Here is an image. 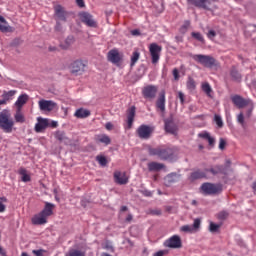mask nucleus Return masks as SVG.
Returning <instances> with one entry per match:
<instances>
[{
  "instance_id": "58836bf2",
  "label": "nucleus",
  "mask_w": 256,
  "mask_h": 256,
  "mask_svg": "<svg viewBox=\"0 0 256 256\" xmlns=\"http://www.w3.org/2000/svg\"><path fill=\"white\" fill-rule=\"evenodd\" d=\"M191 37H193V39H196V41H199L200 43H205V38L200 32H192Z\"/></svg>"
},
{
  "instance_id": "7c9ffc66",
  "label": "nucleus",
  "mask_w": 256,
  "mask_h": 256,
  "mask_svg": "<svg viewBox=\"0 0 256 256\" xmlns=\"http://www.w3.org/2000/svg\"><path fill=\"white\" fill-rule=\"evenodd\" d=\"M75 43V37L73 36H68L65 41L63 43H61L60 47H62V49H69L72 47V45Z\"/></svg>"
},
{
  "instance_id": "6ab92c4d",
  "label": "nucleus",
  "mask_w": 256,
  "mask_h": 256,
  "mask_svg": "<svg viewBox=\"0 0 256 256\" xmlns=\"http://www.w3.org/2000/svg\"><path fill=\"white\" fill-rule=\"evenodd\" d=\"M165 90L159 93L158 99L156 100V108L163 113L165 111Z\"/></svg>"
},
{
  "instance_id": "79ce46f5",
  "label": "nucleus",
  "mask_w": 256,
  "mask_h": 256,
  "mask_svg": "<svg viewBox=\"0 0 256 256\" xmlns=\"http://www.w3.org/2000/svg\"><path fill=\"white\" fill-rule=\"evenodd\" d=\"M219 229H221V224H215L213 222H210V225H209L210 233H217Z\"/></svg>"
},
{
  "instance_id": "f03ea898",
  "label": "nucleus",
  "mask_w": 256,
  "mask_h": 256,
  "mask_svg": "<svg viewBox=\"0 0 256 256\" xmlns=\"http://www.w3.org/2000/svg\"><path fill=\"white\" fill-rule=\"evenodd\" d=\"M13 127H15V121L11 118V112L9 110H2L0 112V129L4 133H13Z\"/></svg>"
},
{
  "instance_id": "09e8293b",
  "label": "nucleus",
  "mask_w": 256,
  "mask_h": 256,
  "mask_svg": "<svg viewBox=\"0 0 256 256\" xmlns=\"http://www.w3.org/2000/svg\"><path fill=\"white\" fill-rule=\"evenodd\" d=\"M229 217V213L227 211H222L220 213H218L217 218L220 221H225V219H227Z\"/></svg>"
},
{
  "instance_id": "a211bd4d",
  "label": "nucleus",
  "mask_w": 256,
  "mask_h": 256,
  "mask_svg": "<svg viewBox=\"0 0 256 256\" xmlns=\"http://www.w3.org/2000/svg\"><path fill=\"white\" fill-rule=\"evenodd\" d=\"M164 123H165V131L167 133H170L171 135H175V133H177V125L175 124V122H173L172 118H168L164 120Z\"/></svg>"
},
{
  "instance_id": "f257e3e1",
  "label": "nucleus",
  "mask_w": 256,
  "mask_h": 256,
  "mask_svg": "<svg viewBox=\"0 0 256 256\" xmlns=\"http://www.w3.org/2000/svg\"><path fill=\"white\" fill-rule=\"evenodd\" d=\"M149 155L157 157V158L161 159V161H168V159H173V157L175 155V149L165 147V146L150 148Z\"/></svg>"
},
{
  "instance_id": "37998d69",
  "label": "nucleus",
  "mask_w": 256,
  "mask_h": 256,
  "mask_svg": "<svg viewBox=\"0 0 256 256\" xmlns=\"http://www.w3.org/2000/svg\"><path fill=\"white\" fill-rule=\"evenodd\" d=\"M96 161H98L101 167L107 166V158L105 156H101V155L96 156Z\"/></svg>"
},
{
  "instance_id": "0eeeda50",
  "label": "nucleus",
  "mask_w": 256,
  "mask_h": 256,
  "mask_svg": "<svg viewBox=\"0 0 256 256\" xmlns=\"http://www.w3.org/2000/svg\"><path fill=\"white\" fill-rule=\"evenodd\" d=\"M161 51H163V47L159 46L157 43L150 44L149 52L151 55L153 65H157V63H159V59L161 57Z\"/></svg>"
},
{
  "instance_id": "680f3d73",
  "label": "nucleus",
  "mask_w": 256,
  "mask_h": 256,
  "mask_svg": "<svg viewBox=\"0 0 256 256\" xmlns=\"http://www.w3.org/2000/svg\"><path fill=\"white\" fill-rule=\"evenodd\" d=\"M225 145H227V143L223 140V138H221L219 142V149L223 151V149H225Z\"/></svg>"
},
{
  "instance_id": "49530a36",
  "label": "nucleus",
  "mask_w": 256,
  "mask_h": 256,
  "mask_svg": "<svg viewBox=\"0 0 256 256\" xmlns=\"http://www.w3.org/2000/svg\"><path fill=\"white\" fill-rule=\"evenodd\" d=\"M180 231H183V233H193V226L191 225H184L180 228Z\"/></svg>"
},
{
  "instance_id": "6e6552de",
  "label": "nucleus",
  "mask_w": 256,
  "mask_h": 256,
  "mask_svg": "<svg viewBox=\"0 0 256 256\" xmlns=\"http://www.w3.org/2000/svg\"><path fill=\"white\" fill-rule=\"evenodd\" d=\"M164 247L169 249H181L183 247V242L181 241V236L173 235L164 242Z\"/></svg>"
},
{
  "instance_id": "e2e57ef3",
  "label": "nucleus",
  "mask_w": 256,
  "mask_h": 256,
  "mask_svg": "<svg viewBox=\"0 0 256 256\" xmlns=\"http://www.w3.org/2000/svg\"><path fill=\"white\" fill-rule=\"evenodd\" d=\"M208 143H209L210 147H213L215 145V138L210 136L208 138Z\"/></svg>"
},
{
  "instance_id": "6e6d98bb",
  "label": "nucleus",
  "mask_w": 256,
  "mask_h": 256,
  "mask_svg": "<svg viewBox=\"0 0 256 256\" xmlns=\"http://www.w3.org/2000/svg\"><path fill=\"white\" fill-rule=\"evenodd\" d=\"M32 253L35 256H43V253H45V250L44 249L33 250Z\"/></svg>"
},
{
  "instance_id": "9d476101",
  "label": "nucleus",
  "mask_w": 256,
  "mask_h": 256,
  "mask_svg": "<svg viewBox=\"0 0 256 256\" xmlns=\"http://www.w3.org/2000/svg\"><path fill=\"white\" fill-rule=\"evenodd\" d=\"M78 17L84 25H87V27H97V22L89 12H80Z\"/></svg>"
},
{
  "instance_id": "f3484780",
  "label": "nucleus",
  "mask_w": 256,
  "mask_h": 256,
  "mask_svg": "<svg viewBox=\"0 0 256 256\" xmlns=\"http://www.w3.org/2000/svg\"><path fill=\"white\" fill-rule=\"evenodd\" d=\"M114 181L118 185H127L129 183V178L125 172L116 171L114 172Z\"/></svg>"
},
{
  "instance_id": "338daca9",
  "label": "nucleus",
  "mask_w": 256,
  "mask_h": 256,
  "mask_svg": "<svg viewBox=\"0 0 256 256\" xmlns=\"http://www.w3.org/2000/svg\"><path fill=\"white\" fill-rule=\"evenodd\" d=\"M131 34L134 36L141 35V32L138 29L132 30Z\"/></svg>"
},
{
  "instance_id": "69168bd1",
  "label": "nucleus",
  "mask_w": 256,
  "mask_h": 256,
  "mask_svg": "<svg viewBox=\"0 0 256 256\" xmlns=\"http://www.w3.org/2000/svg\"><path fill=\"white\" fill-rule=\"evenodd\" d=\"M105 128L107 129V131H111V129H113V124L111 122L106 123Z\"/></svg>"
},
{
  "instance_id": "3c124183",
  "label": "nucleus",
  "mask_w": 256,
  "mask_h": 256,
  "mask_svg": "<svg viewBox=\"0 0 256 256\" xmlns=\"http://www.w3.org/2000/svg\"><path fill=\"white\" fill-rule=\"evenodd\" d=\"M172 75L174 77V81H179L180 79V75H179V69L177 68H174L173 71H172Z\"/></svg>"
},
{
  "instance_id": "bf43d9fd",
  "label": "nucleus",
  "mask_w": 256,
  "mask_h": 256,
  "mask_svg": "<svg viewBox=\"0 0 256 256\" xmlns=\"http://www.w3.org/2000/svg\"><path fill=\"white\" fill-rule=\"evenodd\" d=\"M178 99H180L181 104L185 103V94L183 92H178Z\"/></svg>"
},
{
  "instance_id": "f704fd0d",
  "label": "nucleus",
  "mask_w": 256,
  "mask_h": 256,
  "mask_svg": "<svg viewBox=\"0 0 256 256\" xmlns=\"http://www.w3.org/2000/svg\"><path fill=\"white\" fill-rule=\"evenodd\" d=\"M14 119L16 123H25V115L21 110H18V109L16 110Z\"/></svg>"
},
{
  "instance_id": "8fccbe9b",
  "label": "nucleus",
  "mask_w": 256,
  "mask_h": 256,
  "mask_svg": "<svg viewBox=\"0 0 256 256\" xmlns=\"http://www.w3.org/2000/svg\"><path fill=\"white\" fill-rule=\"evenodd\" d=\"M214 121H215L216 125H218V127H220V128L223 127V119L221 118V116L215 115Z\"/></svg>"
},
{
  "instance_id": "ea45409f",
  "label": "nucleus",
  "mask_w": 256,
  "mask_h": 256,
  "mask_svg": "<svg viewBox=\"0 0 256 256\" xmlns=\"http://www.w3.org/2000/svg\"><path fill=\"white\" fill-rule=\"evenodd\" d=\"M230 75L232 79H234V81H241V74L239 73V71H237V69L232 68Z\"/></svg>"
},
{
  "instance_id": "a878e982",
  "label": "nucleus",
  "mask_w": 256,
  "mask_h": 256,
  "mask_svg": "<svg viewBox=\"0 0 256 256\" xmlns=\"http://www.w3.org/2000/svg\"><path fill=\"white\" fill-rule=\"evenodd\" d=\"M29 101V96L27 94H22L18 97L17 101L15 102V106L18 110L23 109V105Z\"/></svg>"
},
{
  "instance_id": "4d7b16f0",
  "label": "nucleus",
  "mask_w": 256,
  "mask_h": 256,
  "mask_svg": "<svg viewBox=\"0 0 256 256\" xmlns=\"http://www.w3.org/2000/svg\"><path fill=\"white\" fill-rule=\"evenodd\" d=\"M217 33L214 30H209L207 37L208 39H214L216 37Z\"/></svg>"
},
{
  "instance_id": "774afa93",
  "label": "nucleus",
  "mask_w": 256,
  "mask_h": 256,
  "mask_svg": "<svg viewBox=\"0 0 256 256\" xmlns=\"http://www.w3.org/2000/svg\"><path fill=\"white\" fill-rule=\"evenodd\" d=\"M56 31H61V22H57L55 26Z\"/></svg>"
},
{
  "instance_id": "ddd939ff",
  "label": "nucleus",
  "mask_w": 256,
  "mask_h": 256,
  "mask_svg": "<svg viewBox=\"0 0 256 256\" xmlns=\"http://www.w3.org/2000/svg\"><path fill=\"white\" fill-rule=\"evenodd\" d=\"M38 105L41 111H54L57 108V103L52 100H40Z\"/></svg>"
},
{
  "instance_id": "aec40b11",
  "label": "nucleus",
  "mask_w": 256,
  "mask_h": 256,
  "mask_svg": "<svg viewBox=\"0 0 256 256\" xmlns=\"http://www.w3.org/2000/svg\"><path fill=\"white\" fill-rule=\"evenodd\" d=\"M135 106H131L127 111V125L128 129H131L133 127V121H135Z\"/></svg>"
},
{
  "instance_id": "473e14b6",
  "label": "nucleus",
  "mask_w": 256,
  "mask_h": 256,
  "mask_svg": "<svg viewBox=\"0 0 256 256\" xmlns=\"http://www.w3.org/2000/svg\"><path fill=\"white\" fill-rule=\"evenodd\" d=\"M96 141L98 143H103L104 145H110L111 144V138L107 136L106 134L98 135L96 137Z\"/></svg>"
},
{
  "instance_id": "1a4fd4ad",
  "label": "nucleus",
  "mask_w": 256,
  "mask_h": 256,
  "mask_svg": "<svg viewBox=\"0 0 256 256\" xmlns=\"http://www.w3.org/2000/svg\"><path fill=\"white\" fill-rule=\"evenodd\" d=\"M85 63L82 62V60H75L70 64V73L72 75H83L85 73Z\"/></svg>"
},
{
  "instance_id": "b1692460",
  "label": "nucleus",
  "mask_w": 256,
  "mask_h": 256,
  "mask_svg": "<svg viewBox=\"0 0 256 256\" xmlns=\"http://www.w3.org/2000/svg\"><path fill=\"white\" fill-rule=\"evenodd\" d=\"M206 173H211L212 175H226L225 168L221 165L213 166L212 168L206 169Z\"/></svg>"
},
{
  "instance_id": "f8f14e48",
  "label": "nucleus",
  "mask_w": 256,
  "mask_h": 256,
  "mask_svg": "<svg viewBox=\"0 0 256 256\" xmlns=\"http://www.w3.org/2000/svg\"><path fill=\"white\" fill-rule=\"evenodd\" d=\"M231 101L237 109H244V107H247L249 103H251V99H245L241 95L235 94L231 96Z\"/></svg>"
},
{
  "instance_id": "393cba45",
  "label": "nucleus",
  "mask_w": 256,
  "mask_h": 256,
  "mask_svg": "<svg viewBox=\"0 0 256 256\" xmlns=\"http://www.w3.org/2000/svg\"><path fill=\"white\" fill-rule=\"evenodd\" d=\"M91 115V111L85 109V108H80L77 109L74 117H77V119H87Z\"/></svg>"
},
{
  "instance_id": "864d4df0",
  "label": "nucleus",
  "mask_w": 256,
  "mask_h": 256,
  "mask_svg": "<svg viewBox=\"0 0 256 256\" xmlns=\"http://www.w3.org/2000/svg\"><path fill=\"white\" fill-rule=\"evenodd\" d=\"M68 256H85V254L79 250H73L69 253Z\"/></svg>"
},
{
  "instance_id": "0e129e2a",
  "label": "nucleus",
  "mask_w": 256,
  "mask_h": 256,
  "mask_svg": "<svg viewBox=\"0 0 256 256\" xmlns=\"http://www.w3.org/2000/svg\"><path fill=\"white\" fill-rule=\"evenodd\" d=\"M5 209H7L5 204H3V202H0V213H5Z\"/></svg>"
},
{
  "instance_id": "4be33fe9",
  "label": "nucleus",
  "mask_w": 256,
  "mask_h": 256,
  "mask_svg": "<svg viewBox=\"0 0 256 256\" xmlns=\"http://www.w3.org/2000/svg\"><path fill=\"white\" fill-rule=\"evenodd\" d=\"M53 209H55V204L46 202L44 209L40 212L46 219L53 215Z\"/></svg>"
},
{
  "instance_id": "13d9d810",
  "label": "nucleus",
  "mask_w": 256,
  "mask_h": 256,
  "mask_svg": "<svg viewBox=\"0 0 256 256\" xmlns=\"http://www.w3.org/2000/svg\"><path fill=\"white\" fill-rule=\"evenodd\" d=\"M76 5L80 7V9L85 8V0H76Z\"/></svg>"
},
{
  "instance_id": "052dcab7",
  "label": "nucleus",
  "mask_w": 256,
  "mask_h": 256,
  "mask_svg": "<svg viewBox=\"0 0 256 256\" xmlns=\"http://www.w3.org/2000/svg\"><path fill=\"white\" fill-rule=\"evenodd\" d=\"M167 255V250H160L153 254V256H164Z\"/></svg>"
},
{
  "instance_id": "2f4dec72",
  "label": "nucleus",
  "mask_w": 256,
  "mask_h": 256,
  "mask_svg": "<svg viewBox=\"0 0 256 256\" xmlns=\"http://www.w3.org/2000/svg\"><path fill=\"white\" fill-rule=\"evenodd\" d=\"M16 94V90L4 91L2 94V99H5V101H13V97H15Z\"/></svg>"
},
{
  "instance_id": "39448f33",
  "label": "nucleus",
  "mask_w": 256,
  "mask_h": 256,
  "mask_svg": "<svg viewBox=\"0 0 256 256\" xmlns=\"http://www.w3.org/2000/svg\"><path fill=\"white\" fill-rule=\"evenodd\" d=\"M190 5H194L198 9H204V11H215L217 6L213 4L215 0H187Z\"/></svg>"
},
{
  "instance_id": "e433bc0d",
  "label": "nucleus",
  "mask_w": 256,
  "mask_h": 256,
  "mask_svg": "<svg viewBox=\"0 0 256 256\" xmlns=\"http://www.w3.org/2000/svg\"><path fill=\"white\" fill-rule=\"evenodd\" d=\"M202 91L206 93L208 97H212L211 93H213V89L211 88V85L209 84V82H205L202 84Z\"/></svg>"
},
{
  "instance_id": "603ef678",
  "label": "nucleus",
  "mask_w": 256,
  "mask_h": 256,
  "mask_svg": "<svg viewBox=\"0 0 256 256\" xmlns=\"http://www.w3.org/2000/svg\"><path fill=\"white\" fill-rule=\"evenodd\" d=\"M103 249H106L107 251H112V252L115 251V249L113 248V245L109 241L105 242Z\"/></svg>"
},
{
  "instance_id": "9b49d317",
  "label": "nucleus",
  "mask_w": 256,
  "mask_h": 256,
  "mask_svg": "<svg viewBox=\"0 0 256 256\" xmlns=\"http://www.w3.org/2000/svg\"><path fill=\"white\" fill-rule=\"evenodd\" d=\"M153 131V127L143 124L138 127L136 133L140 139H149Z\"/></svg>"
},
{
  "instance_id": "c756f323",
  "label": "nucleus",
  "mask_w": 256,
  "mask_h": 256,
  "mask_svg": "<svg viewBox=\"0 0 256 256\" xmlns=\"http://www.w3.org/2000/svg\"><path fill=\"white\" fill-rule=\"evenodd\" d=\"M55 139L60 141V143H67L69 141V138H67V135L65 134V131L58 130L54 134Z\"/></svg>"
},
{
  "instance_id": "5fc2aeb1",
  "label": "nucleus",
  "mask_w": 256,
  "mask_h": 256,
  "mask_svg": "<svg viewBox=\"0 0 256 256\" xmlns=\"http://www.w3.org/2000/svg\"><path fill=\"white\" fill-rule=\"evenodd\" d=\"M201 139H206L207 141L209 140V138L211 137V135L207 132H202L198 135Z\"/></svg>"
},
{
  "instance_id": "c03bdc74",
  "label": "nucleus",
  "mask_w": 256,
  "mask_h": 256,
  "mask_svg": "<svg viewBox=\"0 0 256 256\" xmlns=\"http://www.w3.org/2000/svg\"><path fill=\"white\" fill-rule=\"evenodd\" d=\"M237 122L239 123V125H241V127H245V116L243 115V112H240L237 115Z\"/></svg>"
},
{
  "instance_id": "72a5a7b5",
  "label": "nucleus",
  "mask_w": 256,
  "mask_h": 256,
  "mask_svg": "<svg viewBox=\"0 0 256 256\" xmlns=\"http://www.w3.org/2000/svg\"><path fill=\"white\" fill-rule=\"evenodd\" d=\"M19 175H21L23 183H29V181H31V176L27 174L25 168H20Z\"/></svg>"
},
{
  "instance_id": "4c0bfd02",
  "label": "nucleus",
  "mask_w": 256,
  "mask_h": 256,
  "mask_svg": "<svg viewBox=\"0 0 256 256\" xmlns=\"http://www.w3.org/2000/svg\"><path fill=\"white\" fill-rule=\"evenodd\" d=\"M139 57H141V53H139V51L136 50L132 53L130 62L131 67H135V64L137 63V61H139Z\"/></svg>"
},
{
  "instance_id": "cd10ccee",
  "label": "nucleus",
  "mask_w": 256,
  "mask_h": 256,
  "mask_svg": "<svg viewBox=\"0 0 256 256\" xmlns=\"http://www.w3.org/2000/svg\"><path fill=\"white\" fill-rule=\"evenodd\" d=\"M161 169H165V166L162 163H159V162L148 163V171L157 172V171H161Z\"/></svg>"
},
{
  "instance_id": "7ed1b4c3",
  "label": "nucleus",
  "mask_w": 256,
  "mask_h": 256,
  "mask_svg": "<svg viewBox=\"0 0 256 256\" xmlns=\"http://www.w3.org/2000/svg\"><path fill=\"white\" fill-rule=\"evenodd\" d=\"M192 59L207 69H213V67H217V60L211 55L194 54L192 55Z\"/></svg>"
},
{
  "instance_id": "de8ad7c7",
  "label": "nucleus",
  "mask_w": 256,
  "mask_h": 256,
  "mask_svg": "<svg viewBox=\"0 0 256 256\" xmlns=\"http://www.w3.org/2000/svg\"><path fill=\"white\" fill-rule=\"evenodd\" d=\"M200 227H201V219H200V218H196V219L194 220L193 225H192V229H193L194 231H198V229H200Z\"/></svg>"
},
{
  "instance_id": "a19ab883",
  "label": "nucleus",
  "mask_w": 256,
  "mask_h": 256,
  "mask_svg": "<svg viewBox=\"0 0 256 256\" xmlns=\"http://www.w3.org/2000/svg\"><path fill=\"white\" fill-rule=\"evenodd\" d=\"M247 110H246V117H251L253 113V109H255V105L253 104V100L250 101L249 104L246 105Z\"/></svg>"
},
{
  "instance_id": "4468645a",
  "label": "nucleus",
  "mask_w": 256,
  "mask_h": 256,
  "mask_svg": "<svg viewBox=\"0 0 256 256\" xmlns=\"http://www.w3.org/2000/svg\"><path fill=\"white\" fill-rule=\"evenodd\" d=\"M107 59L113 65H119L121 63V54H119V50L112 49L107 54Z\"/></svg>"
},
{
  "instance_id": "412c9836",
  "label": "nucleus",
  "mask_w": 256,
  "mask_h": 256,
  "mask_svg": "<svg viewBox=\"0 0 256 256\" xmlns=\"http://www.w3.org/2000/svg\"><path fill=\"white\" fill-rule=\"evenodd\" d=\"M197 179H207V171L198 169L190 174L191 181H197Z\"/></svg>"
},
{
  "instance_id": "a18cd8bd",
  "label": "nucleus",
  "mask_w": 256,
  "mask_h": 256,
  "mask_svg": "<svg viewBox=\"0 0 256 256\" xmlns=\"http://www.w3.org/2000/svg\"><path fill=\"white\" fill-rule=\"evenodd\" d=\"M189 27H191V21L186 20L180 28L181 33H187V29H189Z\"/></svg>"
},
{
  "instance_id": "5701e85b",
  "label": "nucleus",
  "mask_w": 256,
  "mask_h": 256,
  "mask_svg": "<svg viewBox=\"0 0 256 256\" xmlns=\"http://www.w3.org/2000/svg\"><path fill=\"white\" fill-rule=\"evenodd\" d=\"M32 225H45L47 223V218L40 212L36 214L32 219Z\"/></svg>"
},
{
  "instance_id": "c85d7f7f",
  "label": "nucleus",
  "mask_w": 256,
  "mask_h": 256,
  "mask_svg": "<svg viewBox=\"0 0 256 256\" xmlns=\"http://www.w3.org/2000/svg\"><path fill=\"white\" fill-rule=\"evenodd\" d=\"M0 31L2 33H9L12 31L11 26L7 25V20L3 16H0Z\"/></svg>"
},
{
  "instance_id": "c9c22d12",
  "label": "nucleus",
  "mask_w": 256,
  "mask_h": 256,
  "mask_svg": "<svg viewBox=\"0 0 256 256\" xmlns=\"http://www.w3.org/2000/svg\"><path fill=\"white\" fill-rule=\"evenodd\" d=\"M186 87L189 91H195L197 84L195 83V79H193V77H188Z\"/></svg>"
},
{
  "instance_id": "20e7f679",
  "label": "nucleus",
  "mask_w": 256,
  "mask_h": 256,
  "mask_svg": "<svg viewBox=\"0 0 256 256\" xmlns=\"http://www.w3.org/2000/svg\"><path fill=\"white\" fill-rule=\"evenodd\" d=\"M201 191L204 195H219L223 193V184L205 182L201 185Z\"/></svg>"
},
{
  "instance_id": "2eb2a0df",
  "label": "nucleus",
  "mask_w": 256,
  "mask_h": 256,
  "mask_svg": "<svg viewBox=\"0 0 256 256\" xmlns=\"http://www.w3.org/2000/svg\"><path fill=\"white\" fill-rule=\"evenodd\" d=\"M47 127H49V119L38 117L34 128L36 133H43Z\"/></svg>"
},
{
  "instance_id": "dca6fc26",
  "label": "nucleus",
  "mask_w": 256,
  "mask_h": 256,
  "mask_svg": "<svg viewBox=\"0 0 256 256\" xmlns=\"http://www.w3.org/2000/svg\"><path fill=\"white\" fill-rule=\"evenodd\" d=\"M55 15L59 19V21H67V17H69V12L65 10V8L61 5H56L54 7Z\"/></svg>"
},
{
  "instance_id": "423d86ee",
  "label": "nucleus",
  "mask_w": 256,
  "mask_h": 256,
  "mask_svg": "<svg viewBox=\"0 0 256 256\" xmlns=\"http://www.w3.org/2000/svg\"><path fill=\"white\" fill-rule=\"evenodd\" d=\"M159 87L156 85H147L142 89V96L146 101H153L157 97Z\"/></svg>"
},
{
  "instance_id": "bb28decb",
  "label": "nucleus",
  "mask_w": 256,
  "mask_h": 256,
  "mask_svg": "<svg viewBox=\"0 0 256 256\" xmlns=\"http://www.w3.org/2000/svg\"><path fill=\"white\" fill-rule=\"evenodd\" d=\"M180 178H181V175L177 173H170L165 177V181L167 185H172V183H177Z\"/></svg>"
}]
</instances>
